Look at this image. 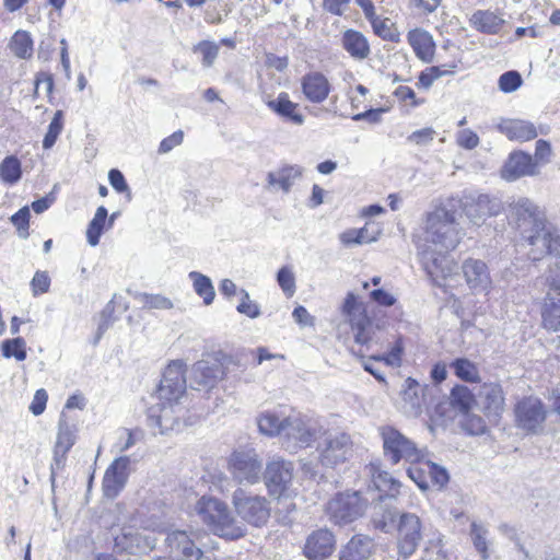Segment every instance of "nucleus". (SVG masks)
<instances>
[{
    "instance_id": "1",
    "label": "nucleus",
    "mask_w": 560,
    "mask_h": 560,
    "mask_svg": "<svg viewBox=\"0 0 560 560\" xmlns=\"http://www.w3.org/2000/svg\"><path fill=\"white\" fill-rule=\"evenodd\" d=\"M460 241L455 212L445 205L427 215L425 226L417 243L421 265L432 283L440 288L452 287L457 266L448 255Z\"/></svg>"
},
{
    "instance_id": "2",
    "label": "nucleus",
    "mask_w": 560,
    "mask_h": 560,
    "mask_svg": "<svg viewBox=\"0 0 560 560\" xmlns=\"http://www.w3.org/2000/svg\"><path fill=\"white\" fill-rule=\"evenodd\" d=\"M202 522L213 534L228 539H237L245 535L246 528L232 515L226 503L211 497H202L196 505Z\"/></svg>"
},
{
    "instance_id": "3",
    "label": "nucleus",
    "mask_w": 560,
    "mask_h": 560,
    "mask_svg": "<svg viewBox=\"0 0 560 560\" xmlns=\"http://www.w3.org/2000/svg\"><path fill=\"white\" fill-rule=\"evenodd\" d=\"M154 528L150 529L149 525H143L136 516L130 518L128 524L120 528V533L114 538L115 548L120 552H147L154 549L156 538Z\"/></svg>"
},
{
    "instance_id": "4",
    "label": "nucleus",
    "mask_w": 560,
    "mask_h": 560,
    "mask_svg": "<svg viewBox=\"0 0 560 560\" xmlns=\"http://www.w3.org/2000/svg\"><path fill=\"white\" fill-rule=\"evenodd\" d=\"M319 433L320 429L316 421L301 415H291L285 417L281 443L290 453H296L311 446Z\"/></svg>"
},
{
    "instance_id": "5",
    "label": "nucleus",
    "mask_w": 560,
    "mask_h": 560,
    "mask_svg": "<svg viewBox=\"0 0 560 560\" xmlns=\"http://www.w3.org/2000/svg\"><path fill=\"white\" fill-rule=\"evenodd\" d=\"M232 503L237 515L252 526L261 527L270 517V501L264 495L253 494L237 488L233 492Z\"/></svg>"
},
{
    "instance_id": "6",
    "label": "nucleus",
    "mask_w": 560,
    "mask_h": 560,
    "mask_svg": "<svg viewBox=\"0 0 560 560\" xmlns=\"http://www.w3.org/2000/svg\"><path fill=\"white\" fill-rule=\"evenodd\" d=\"M342 315L347 318L354 335V341L358 345L372 348L375 341V328L366 315L364 305L358 301L352 293H348L342 304Z\"/></svg>"
},
{
    "instance_id": "7",
    "label": "nucleus",
    "mask_w": 560,
    "mask_h": 560,
    "mask_svg": "<svg viewBox=\"0 0 560 560\" xmlns=\"http://www.w3.org/2000/svg\"><path fill=\"white\" fill-rule=\"evenodd\" d=\"M522 235L530 246L527 255L533 261L540 260L546 255H552L556 258L560 254V237L546 220L524 229Z\"/></svg>"
},
{
    "instance_id": "8",
    "label": "nucleus",
    "mask_w": 560,
    "mask_h": 560,
    "mask_svg": "<svg viewBox=\"0 0 560 560\" xmlns=\"http://www.w3.org/2000/svg\"><path fill=\"white\" fill-rule=\"evenodd\" d=\"M368 506L358 491L336 494L326 505L329 521L342 526L361 517Z\"/></svg>"
},
{
    "instance_id": "9",
    "label": "nucleus",
    "mask_w": 560,
    "mask_h": 560,
    "mask_svg": "<svg viewBox=\"0 0 560 560\" xmlns=\"http://www.w3.org/2000/svg\"><path fill=\"white\" fill-rule=\"evenodd\" d=\"M381 436L383 440L384 455L392 464H397L401 459L415 464L423 456L421 450L417 447L415 442L393 427L382 428Z\"/></svg>"
},
{
    "instance_id": "10",
    "label": "nucleus",
    "mask_w": 560,
    "mask_h": 560,
    "mask_svg": "<svg viewBox=\"0 0 560 560\" xmlns=\"http://www.w3.org/2000/svg\"><path fill=\"white\" fill-rule=\"evenodd\" d=\"M228 470L238 483L255 485L262 475V462L254 448L234 451L228 459Z\"/></svg>"
},
{
    "instance_id": "11",
    "label": "nucleus",
    "mask_w": 560,
    "mask_h": 560,
    "mask_svg": "<svg viewBox=\"0 0 560 560\" xmlns=\"http://www.w3.org/2000/svg\"><path fill=\"white\" fill-rule=\"evenodd\" d=\"M352 440L345 432H329L318 442L317 452L319 463L329 468L346 463L352 456Z\"/></svg>"
},
{
    "instance_id": "12",
    "label": "nucleus",
    "mask_w": 560,
    "mask_h": 560,
    "mask_svg": "<svg viewBox=\"0 0 560 560\" xmlns=\"http://www.w3.org/2000/svg\"><path fill=\"white\" fill-rule=\"evenodd\" d=\"M463 211L476 225H480L487 218L495 217L503 210V203L498 197L478 191H470L463 196Z\"/></svg>"
},
{
    "instance_id": "13",
    "label": "nucleus",
    "mask_w": 560,
    "mask_h": 560,
    "mask_svg": "<svg viewBox=\"0 0 560 560\" xmlns=\"http://www.w3.org/2000/svg\"><path fill=\"white\" fill-rule=\"evenodd\" d=\"M185 372L186 363L183 360H174L165 368L158 389L162 400L168 404L177 402L185 394L187 387Z\"/></svg>"
},
{
    "instance_id": "14",
    "label": "nucleus",
    "mask_w": 560,
    "mask_h": 560,
    "mask_svg": "<svg viewBox=\"0 0 560 560\" xmlns=\"http://www.w3.org/2000/svg\"><path fill=\"white\" fill-rule=\"evenodd\" d=\"M77 441V428L66 419L60 418L58 431L54 445V457L50 464V482L55 488L57 471L63 469L67 460V454Z\"/></svg>"
},
{
    "instance_id": "15",
    "label": "nucleus",
    "mask_w": 560,
    "mask_h": 560,
    "mask_svg": "<svg viewBox=\"0 0 560 560\" xmlns=\"http://www.w3.org/2000/svg\"><path fill=\"white\" fill-rule=\"evenodd\" d=\"M293 470V463L282 457H275L267 463L264 479L271 495L284 494L292 482Z\"/></svg>"
},
{
    "instance_id": "16",
    "label": "nucleus",
    "mask_w": 560,
    "mask_h": 560,
    "mask_svg": "<svg viewBox=\"0 0 560 560\" xmlns=\"http://www.w3.org/2000/svg\"><path fill=\"white\" fill-rule=\"evenodd\" d=\"M422 525L420 518L413 513H404L397 526V542L399 553L408 558L419 547L422 540Z\"/></svg>"
},
{
    "instance_id": "17",
    "label": "nucleus",
    "mask_w": 560,
    "mask_h": 560,
    "mask_svg": "<svg viewBox=\"0 0 560 560\" xmlns=\"http://www.w3.org/2000/svg\"><path fill=\"white\" fill-rule=\"evenodd\" d=\"M540 174L537 163L529 153L515 150L511 152L500 171V176L506 182H515L523 177H535Z\"/></svg>"
},
{
    "instance_id": "18",
    "label": "nucleus",
    "mask_w": 560,
    "mask_h": 560,
    "mask_svg": "<svg viewBox=\"0 0 560 560\" xmlns=\"http://www.w3.org/2000/svg\"><path fill=\"white\" fill-rule=\"evenodd\" d=\"M547 411L537 397H525L515 407L516 421L521 428L529 432L541 430Z\"/></svg>"
},
{
    "instance_id": "19",
    "label": "nucleus",
    "mask_w": 560,
    "mask_h": 560,
    "mask_svg": "<svg viewBox=\"0 0 560 560\" xmlns=\"http://www.w3.org/2000/svg\"><path fill=\"white\" fill-rule=\"evenodd\" d=\"M475 401L490 420L497 421L505 406V398L501 385L498 383L482 384L479 387Z\"/></svg>"
},
{
    "instance_id": "20",
    "label": "nucleus",
    "mask_w": 560,
    "mask_h": 560,
    "mask_svg": "<svg viewBox=\"0 0 560 560\" xmlns=\"http://www.w3.org/2000/svg\"><path fill=\"white\" fill-rule=\"evenodd\" d=\"M165 542L174 560H202V550L186 530L170 532Z\"/></svg>"
},
{
    "instance_id": "21",
    "label": "nucleus",
    "mask_w": 560,
    "mask_h": 560,
    "mask_svg": "<svg viewBox=\"0 0 560 560\" xmlns=\"http://www.w3.org/2000/svg\"><path fill=\"white\" fill-rule=\"evenodd\" d=\"M335 547V535L327 528H319L306 537L303 553L308 560H325L332 555Z\"/></svg>"
},
{
    "instance_id": "22",
    "label": "nucleus",
    "mask_w": 560,
    "mask_h": 560,
    "mask_svg": "<svg viewBox=\"0 0 560 560\" xmlns=\"http://www.w3.org/2000/svg\"><path fill=\"white\" fill-rule=\"evenodd\" d=\"M223 376L222 365L218 361H197L190 372V387L196 390L212 388Z\"/></svg>"
},
{
    "instance_id": "23",
    "label": "nucleus",
    "mask_w": 560,
    "mask_h": 560,
    "mask_svg": "<svg viewBox=\"0 0 560 560\" xmlns=\"http://www.w3.org/2000/svg\"><path fill=\"white\" fill-rule=\"evenodd\" d=\"M509 209L522 233L524 229H529L546 220L539 207L526 197L514 199L509 205Z\"/></svg>"
},
{
    "instance_id": "24",
    "label": "nucleus",
    "mask_w": 560,
    "mask_h": 560,
    "mask_svg": "<svg viewBox=\"0 0 560 560\" xmlns=\"http://www.w3.org/2000/svg\"><path fill=\"white\" fill-rule=\"evenodd\" d=\"M462 272L470 290L487 293L492 284L488 266L480 259L468 258L462 265Z\"/></svg>"
},
{
    "instance_id": "25",
    "label": "nucleus",
    "mask_w": 560,
    "mask_h": 560,
    "mask_svg": "<svg viewBox=\"0 0 560 560\" xmlns=\"http://www.w3.org/2000/svg\"><path fill=\"white\" fill-rule=\"evenodd\" d=\"M498 130L509 140L526 142L535 139L539 133L546 135L547 131L541 127L539 129L528 120L502 118L497 125Z\"/></svg>"
},
{
    "instance_id": "26",
    "label": "nucleus",
    "mask_w": 560,
    "mask_h": 560,
    "mask_svg": "<svg viewBox=\"0 0 560 560\" xmlns=\"http://www.w3.org/2000/svg\"><path fill=\"white\" fill-rule=\"evenodd\" d=\"M301 89L304 97L308 102L320 104L329 96L331 85L324 73L312 71L302 77Z\"/></svg>"
},
{
    "instance_id": "27",
    "label": "nucleus",
    "mask_w": 560,
    "mask_h": 560,
    "mask_svg": "<svg viewBox=\"0 0 560 560\" xmlns=\"http://www.w3.org/2000/svg\"><path fill=\"white\" fill-rule=\"evenodd\" d=\"M128 457H119L106 469L103 478V492L107 498H115L127 480Z\"/></svg>"
},
{
    "instance_id": "28",
    "label": "nucleus",
    "mask_w": 560,
    "mask_h": 560,
    "mask_svg": "<svg viewBox=\"0 0 560 560\" xmlns=\"http://www.w3.org/2000/svg\"><path fill=\"white\" fill-rule=\"evenodd\" d=\"M340 46L354 61H364L371 55V46L368 37L353 28H348L342 32Z\"/></svg>"
},
{
    "instance_id": "29",
    "label": "nucleus",
    "mask_w": 560,
    "mask_h": 560,
    "mask_svg": "<svg viewBox=\"0 0 560 560\" xmlns=\"http://www.w3.org/2000/svg\"><path fill=\"white\" fill-rule=\"evenodd\" d=\"M304 168L298 164L283 165L267 174V183L269 187L288 194L295 183L302 178Z\"/></svg>"
},
{
    "instance_id": "30",
    "label": "nucleus",
    "mask_w": 560,
    "mask_h": 560,
    "mask_svg": "<svg viewBox=\"0 0 560 560\" xmlns=\"http://www.w3.org/2000/svg\"><path fill=\"white\" fill-rule=\"evenodd\" d=\"M423 389L421 385L413 378L408 377L401 389L400 406L402 412L408 417H418L422 412Z\"/></svg>"
},
{
    "instance_id": "31",
    "label": "nucleus",
    "mask_w": 560,
    "mask_h": 560,
    "mask_svg": "<svg viewBox=\"0 0 560 560\" xmlns=\"http://www.w3.org/2000/svg\"><path fill=\"white\" fill-rule=\"evenodd\" d=\"M407 40L418 59L427 63L433 61L435 43L429 32L422 28L411 30L407 34Z\"/></svg>"
},
{
    "instance_id": "32",
    "label": "nucleus",
    "mask_w": 560,
    "mask_h": 560,
    "mask_svg": "<svg viewBox=\"0 0 560 560\" xmlns=\"http://www.w3.org/2000/svg\"><path fill=\"white\" fill-rule=\"evenodd\" d=\"M374 549L373 539L366 535H354L339 551V560H368Z\"/></svg>"
},
{
    "instance_id": "33",
    "label": "nucleus",
    "mask_w": 560,
    "mask_h": 560,
    "mask_svg": "<svg viewBox=\"0 0 560 560\" xmlns=\"http://www.w3.org/2000/svg\"><path fill=\"white\" fill-rule=\"evenodd\" d=\"M266 105L278 116L295 126H301L305 121L304 115L299 112V104L292 102L285 92L280 93L275 100H269Z\"/></svg>"
},
{
    "instance_id": "34",
    "label": "nucleus",
    "mask_w": 560,
    "mask_h": 560,
    "mask_svg": "<svg viewBox=\"0 0 560 560\" xmlns=\"http://www.w3.org/2000/svg\"><path fill=\"white\" fill-rule=\"evenodd\" d=\"M368 474L378 491L385 492L386 495L392 498L399 493L400 482L383 470L378 463H371L368 466Z\"/></svg>"
},
{
    "instance_id": "35",
    "label": "nucleus",
    "mask_w": 560,
    "mask_h": 560,
    "mask_svg": "<svg viewBox=\"0 0 560 560\" xmlns=\"http://www.w3.org/2000/svg\"><path fill=\"white\" fill-rule=\"evenodd\" d=\"M474 26L486 34H497L504 24V20L490 11H477L471 16Z\"/></svg>"
},
{
    "instance_id": "36",
    "label": "nucleus",
    "mask_w": 560,
    "mask_h": 560,
    "mask_svg": "<svg viewBox=\"0 0 560 560\" xmlns=\"http://www.w3.org/2000/svg\"><path fill=\"white\" fill-rule=\"evenodd\" d=\"M9 48L15 57L30 59L34 51L31 34L23 30L16 31L9 42Z\"/></svg>"
},
{
    "instance_id": "37",
    "label": "nucleus",
    "mask_w": 560,
    "mask_h": 560,
    "mask_svg": "<svg viewBox=\"0 0 560 560\" xmlns=\"http://www.w3.org/2000/svg\"><path fill=\"white\" fill-rule=\"evenodd\" d=\"M188 277L192 281L194 291L202 299L203 304H212L215 298V290L211 279L198 271H190Z\"/></svg>"
},
{
    "instance_id": "38",
    "label": "nucleus",
    "mask_w": 560,
    "mask_h": 560,
    "mask_svg": "<svg viewBox=\"0 0 560 560\" xmlns=\"http://www.w3.org/2000/svg\"><path fill=\"white\" fill-rule=\"evenodd\" d=\"M284 422L285 417L281 418L276 412H264L258 418V428L259 431L268 436L279 435L282 439V433L284 432Z\"/></svg>"
},
{
    "instance_id": "39",
    "label": "nucleus",
    "mask_w": 560,
    "mask_h": 560,
    "mask_svg": "<svg viewBox=\"0 0 560 560\" xmlns=\"http://www.w3.org/2000/svg\"><path fill=\"white\" fill-rule=\"evenodd\" d=\"M107 209L104 206H100L93 219L90 221L86 229V240L91 246H96L100 243V238L103 234L106 221H107Z\"/></svg>"
},
{
    "instance_id": "40",
    "label": "nucleus",
    "mask_w": 560,
    "mask_h": 560,
    "mask_svg": "<svg viewBox=\"0 0 560 560\" xmlns=\"http://www.w3.org/2000/svg\"><path fill=\"white\" fill-rule=\"evenodd\" d=\"M541 315L545 328L552 331L560 330V300L546 298Z\"/></svg>"
},
{
    "instance_id": "41",
    "label": "nucleus",
    "mask_w": 560,
    "mask_h": 560,
    "mask_svg": "<svg viewBox=\"0 0 560 560\" xmlns=\"http://www.w3.org/2000/svg\"><path fill=\"white\" fill-rule=\"evenodd\" d=\"M371 26L373 28L374 34L381 37L382 39L392 43L400 42V33L390 19L378 16L371 23Z\"/></svg>"
},
{
    "instance_id": "42",
    "label": "nucleus",
    "mask_w": 560,
    "mask_h": 560,
    "mask_svg": "<svg viewBox=\"0 0 560 560\" xmlns=\"http://www.w3.org/2000/svg\"><path fill=\"white\" fill-rule=\"evenodd\" d=\"M182 411L180 408H174L172 404L170 406H163L160 413L155 417V423L160 428V433L164 434L167 431L174 430L179 424L178 413Z\"/></svg>"
},
{
    "instance_id": "43",
    "label": "nucleus",
    "mask_w": 560,
    "mask_h": 560,
    "mask_svg": "<svg viewBox=\"0 0 560 560\" xmlns=\"http://www.w3.org/2000/svg\"><path fill=\"white\" fill-rule=\"evenodd\" d=\"M22 175L21 162L14 155H9L0 164V178L5 184L18 183Z\"/></svg>"
},
{
    "instance_id": "44",
    "label": "nucleus",
    "mask_w": 560,
    "mask_h": 560,
    "mask_svg": "<svg viewBox=\"0 0 560 560\" xmlns=\"http://www.w3.org/2000/svg\"><path fill=\"white\" fill-rule=\"evenodd\" d=\"M2 355L7 359L14 358L18 361L26 359V342L22 337L7 339L1 345Z\"/></svg>"
},
{
    "instance_id": "45",
    "label": "nucleus",
    "mask_w": 560,
    "mask_h": 560,
    "mask_svg": "<svg viewBox=\"0 0 560 560\" xmlns=\"http://www.w3.org/2000/svg\"><path fill=\"white\" fill-rule=\"evenodd\" d=\"M451 368L455 375L465 382H477L479 380L477 366L467 359H456L452 362Z\"/></svg>"
},
{
    "instance_id": "46",
    "label": "nucleus",
    "mask_w": 560,
    "mask_h": 560,
    "mask_svg": "<svg viewBox=\"0 0 560 560\" xmlns=\"http://www.w3.org/2000/svg\"><path fill=\"white\" fill-rule=\"evenodd\" d=\"M488 529L476 522L471 524L470 538L475 549L481 555L482 559L489 558L488 551Z\"/></svg>"
},
{
    "instance_id": "47",
    "label": "nucleus",
    "mask_w": 560,
    "mask_h": 560,
    "mask_svg": "<svg viewBox=\"0 0 560 560\" xmlns=\"http://www.w3.org/2000/svg\"><path fill=\"white\" fill-rule=\"evenodd\" d=\"M474 401V395L468 387L456 385L451 392L452 405L463 413L467 412Z\"/></svg>"
},
{
    "instance_id": "48",
    "label": "nucleus",
    "mask_w": 560,
    "mask_h": 560,
    "mask_svg": "<svg viewBox=\"0 0 560 560\" xmlns=\"http://www.w3.org/2000/svg\"><path fill=\"white\" fill-rule=\"evenodd\" d=\"M455 66L446 68L445 66H432L422 71L419 75V85L429 89L433 82L444 75L454 73Z\"/></svg>"
},
{
    "instance_id": "49",
    "label": "nucleus",
    "mask_w": 560,
    "mask_h": 560,
    "mask_svg": "<svg viewBox=\"0 0 560 560\" xmlns=\"http://www.w3.org/2000/svg\"><path fill=\"white\" fill-rule=\"evenodd\" d=\"M63 129V113L62 110H57L48 126V130L43 140V148L50 149L55 145L58 137L60 136Z\"/></svg>"
},
{
    "instance_id": "50",
    "label": "nucleus",
    "mask_w": 560,
    "mask_h": 560,
    "mask_svg": "<svg viewBox=\"0 0 560 560\" xmlns=\"http://www.w3.org/2000/svg\"><path fill=\"white\" fill-rule=\"evenodd\" d=\"M219 45L210 40H202L194 47V51L201 55L202 66L207 68L214 63L219 55Z\"/></svg>"
},
{
    "instance_id": "51",
    "label": "nucleus",
    "mask_w": 560,
    "mask_h": 560,
    "mask_svg": "<svg viewBox=\"0 0 560 560\" xmlns=\"http://www.w3.org/2000/svg\"><path fill=\"white\" fill-rule=\"evenodd\" d=\"M277 282L287 296L295 293V276L291 267L283 266L277 272Z\"/></svg>"
},
{
    "instance_id": "52",
    "label": "nucleus",
    "mask_w": 560,
    "mask_h": 560,
    "mask_svg": "<svg viewBox=\"0 0 560 560\" xmlns=\"http://www.w3.org/2000/svg\"><path fill=\"white\" fill-rule=\"evenodd\" d=\"M462 428L468 434H471V435H481L487 430L485 420L480 416L469 413L468 411L464 412V418L462 420Z\"/></svg>"
},
{
    "instance_id": "53",
    "label": "nucleus",
    "mask_w": 560,
    "mask_h": 560,
    "mask_svg": "<svg viewBox=\"0 0 560 560\" xmlns=\"http://www.w3.org/2000/svg\"><path fill=\"white\" fill-rule=\"evenodd\" d=\"M139 300L144 308L150 310H171L174 306L173 302L168 298L161 294L141 293L139 295Z\"/></svg>"
},
{
    "instance_id": "54",
    "label": "nucleus",
    "mask_w": 560,
    "mask_h": 560,
    "mask_svg": "<svg viewBox=\"0 0 560 560\" xmlns=\"http://www.w3.org/2000/svg\"><path fill=\"white\" fill-rule=\"evenodd\" d=\"M30 217L31 214L28 207L21 208L11 217V222L16 228L19 236L24 240L30 235Z\"/></svg>"
},
{
    "instance_id": "55",
    "label": "nucleus",
    "mask_w": 560,
    "mask_h": 560,
    "mask_svg": "<svg viewBox=\"0 0 560 560\" xmlns=\"http://www.w3.org/2000/svg\"><path fill=\"white\" fill-rule=\"evenodd\" d=\"M407 474L421 490L429 488L428 470L424 466V462L421 463V459L412 464V466L407 469Z\"/></svg>"
},
{
    "instance_id": "56",
    "label": "nucleus",
    "mask_w": 560,
    "mask_h": 560,
    "mask_svg": "<svg viewBox=\"0 0 560 560\" xmlns=\"http://www.w3.org/2000/svg\"><path fill=\"white\" fill-rule=\"evenodd\" d=\"M522 77L517 71H508L499 78V89L504 93H512L522 85Z\"/></svg>"
},
{
    "instance_id": "57",
    "label": "nucleus",
    "mask_w": 560,
    "mask_h": 560,
    "mask_svg": "<svg viewBox=\"0 0 560 560\" xmlns=\"http://www.w3.org/2000/svg\"><path fill=\"white\" fill-rule=\"evenodd\" d=\"M240 293L242 294V300L236 307L237 312L248 316L249 318H257L260 315L259 305L250 300L246 290L241 289Z\"/></svg>"
},
{
    "instance_id": "58",
    "label": "nucleus",
    "mask_w": 560,
    "mask_h": 560,
    "mask_svg": "<svg viewBox=\"0 0 560 560\" xmlns=\"http://www.w3.org/2000/svg\"><path fill=\"white\" fill-rule=\"evenodd\" d=\"M424 466L428 470V480L430 479L433 485L443 487L448 482V474L443 467L432 462H424Z\"/></svg>"
},
{
    "instance_id": "59",
    "label": "nucleus",
    "mask_w": 560,
    "mask_h": 560,
    "mask_svg": "<svg viewBox=\"0 0 560 560\" xmlns=\"http://www.w3.org/2000/svg\"><path fill=\"white\" fill-rule=\"evenodd\" d=\"M456 143L465 150H474L480 143L478 135L471 129H463L456 133Z\"/></svg>"
},
{
    "instance_id": "60",
    "label": "nucleus",
    "mask_w": 560,
    "mask_h": 560,
    "mask_svg": "<svg viewBox=\"0 0 560 560\" xmlns=\"http://www.w3.org/2000/svg\"><path fill=\"white\" fill-rule=\"evenodd\" d=\"M551 145L547 140H538L536 142L535 154L533 156L534 162L537 163V167L548 164L551 161Z\"/></svg>"
},
{
    "instance_id": "61",
    "label": "nucleus",
    "mask_w": 560,
    "mask_h": 560,
    "mask_svg": "<svg viewBox=\"0 0 560 560\" xmlns=\"http://www.w3.org/2000/svg\"><path fill=\"white\" fill-rule=\"evenodd\" d=\"M402 343L400 340L396 341L389 353L386 355H372L370 360L385 361L387 365L398 366L401 362Z\"/></svg>"
},
{
    "instance_id": "62",
    "label": "nucleus",
    "mask_w": 560,
    "mask_h": 560,
    "mask_svg": "<svg viewBox=\"0 0 560 560\" xmlns=\"http://www.w3.org/2000/svg\"><path fill=\"white\" fill-rule=\"evenodd\" d=\"M435 135L436 131L433 128L428 127L413 131L408 136L407 141L420 147L428 145L433 141Z\"/></svg>"
},
{
    "instance_id": "63",
    "label": "nucleus",
    "mask_w": 560,
    "mask_h": 560,
    "mask_svg": "<svg viewBox=\"0 0 560 560\" xmlns=\"http://www.w3.org/2000/svg\"><path fill=\"white\" fill-rule=\"evenodd\" d=\"M50 287V278L46 271H36L32 281L31 288L33 295L43 294L48 292Z\"/></svg>"
},
{
    "instance_id": "64",
    "label": "nucleus",
    "mask_w": 560,
    "mask_h": 560,
    "mask_svg": "<svg viewBox=\"0 0 560 560\" xmlns=\"http://www.w3.org/2000/svg\"><path fill=\"white\" fill-rule=\"evenodd\" d=\"M108 180L110 186L117 191V192H127L128 199L131 198V192L129 189V186L125 179L124 174L116 168H113L108 172Z\"/></svg>"
}]
</instances>
